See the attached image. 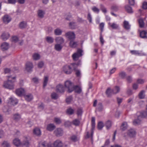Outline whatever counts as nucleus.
Here are the masks:
<instances>
[{"mask_svg": "<svg viewBox=\"0 0 147 147\" xmlns=\"http://www.w3.org/2000/svg\"><path fill=\"white\" fill-rule=\"evenodd\" d=\"M125 8L126 9V10L128 13H132L133 12V11L132 10L131 7H130L129 5H126L125 6Z\"/></svg>", "mask_w": 147, "mask_h": 147, "instance_id": "obj_42", "label": "nucleus"}, {"mask_svg": "<svg viewBox=\"0 0 147 147\" xmlns=\"http://www.w3.org/2000/svg\"><path fill=\"white\" fill-rule=\"evenodd\" d=\"M65 36L70 40H73L75 38V35L73 32L70 31L66 32L65 34Z\"/></svg>", "mask_w": 147, "mask_h": 147, "instance_id": "obj_5", "label": "nucleus"}, {"mask_svg": "<svg viewBox=\"0 0 147 147\" xmlns=\"http://www.w3.org/2000/svg\"><path fill=\"white\" fill-rule=\"evenodd\" d=\"M82 109L81 108L78 109L77 110V114L78 116L81 115L82 113Z\"/></svg>", "mask_w": 147, "mask_h": 147, "instance_id": "obj_57", "label": "nucleus"}, {"mask_svg": "<svg viewBox=\"0 0 147 147\" xmlns=\"http://www.w3.org/2000/svg\"><path fill=\"white\" fill-rule=\"evenodd\" d=\"M54 121L55 122L58 124L60 123L61 122L60 119L57 118H55L54 119Z\"/></svg>", "mask_w": 147, "mask_h": 147, "instance_id": "obj_63", "label": "nucleus"}, {"mask_svg": "<svg viewBox=\"0 0 147 147\" xmlns=\"http://www.w3.org/2000/svg\"><path fill=\"white\" fill-rule=\"evenodd\" d=\"M45 39L47 42L49 44H52L53 43L54 41V39L52 37L50 36H47L45 38Z\"/></svg>", "mask_w": 147, "mask_h": 147, "instance_id": "obj_24", "label": "nucleus"}, {"mask_svg": "<svg viewBox=\"0 0 147 147\" xmlns=\"http://www.w3.org/2000/svg\"><path fill=\"white\" fill-rule=\"evenodd\" d=\"M83 51L80 49H78L76 53H74L72 56L73 60L74 61L77 60L79 57L83 55Z\"/></svg>", "mask_w": 147, "mask_h": 147, "instance_id": "obj_4", "label": "nucleus"}, {"mask_svg": "<svg viewBox=\"0 0 147 147\" xmlns=\"http://www.w3.org/2000/svg\"><path fill=\"white\" fill-rule=\"evenodd\" d=\"M99 26L101 30V33L103 30V28L104 26V24L103 23H101L100 24Z\"/></svg>", "mask_w": 147, "mask_h": 147, "instance_id": "obj_62", "label": "nucleus"}, {"mask_svg": "<svg viewBox=\"0 0 147 147\" xmlns=\"http://www.w3.org/2000/svg\"><path fill=\"white\" fill-rule=\"evenodd\" d=\"M106 93L108 96H110L111 94H113L112 92V90L111 91V89L109 88H108L107 90L106 91Z\"/></svg>", "mask_w": 147, "mask_h": 147, "instance_id": "obj_60", "label": "nucleus"}, {"mask_svg": "<svg viewBox=\"0 0 147 147\" xmlns=\"http://www.w3.org/2000/svg\"><path fill=\"white\" fill-rule=\"evenodd\" d=\"M45 12L42 10H39L38 11V17L40 18H42L44 17Z\"/></svg>", "mask_w": 147, "mask_h": 147, "instance_id": "obj_28", "label": "nucleus"}, {"mask_svg": "<svg viewBox=\"0 0 147 147\" xmlns=\"http://www.w3.org/2000/svg\"><path fill=\"white\" fill-rule=\"evenodd\" d=\"M109 25L113 29H117L119 27V25L115 23H113L111 24L109 22Z\"/></svg>", "mask_w": 147, "mask_h": 147, "instance_id": "obj_38", "label": "nucleus"}, {"mask_svg": "<svg viewBox=\"0 0 147 147\" xmlns=\"http://www.w3.org/2000/svg\"><path fill=\"white\" fill-rule=\"evenodd\" d=\"M10 110V108L7 105L5 106L3 108V111L6 114H8Z\"/></svg>", "mask_w": 147, "mask_h": 147, "instance_id": "obj_33", "label": "nucleus"}, {"mask_svg": "<svg viewBox=\"0 0 147 147\" xmlns=\"http://www.w3.org/2000/svg\"><path fill=\"white\" fill-rule=\"evenodd\" d=\"M92 10L94 12L97 13H98L99 11V9L95 6L92 7Z\"/></svg>", "mask_w": 147, "mask_h": 147, "instance_id": "obj_59", "label": "nucleus"}, {"mask_svg": "<svg viewBox=\"0 0 147 147\" xmlns=\"http://www.w3.org/2000/svg\"><path fill=\"white\" fill-rule=\"evenodd\" d=\"M70 139L72 141L74 142H77L78 140L77 136L74 135H72L71 136Z\"/></svg>", "mask_w": 147, "mask_h": 147, "instance_id": "obj_46", "label": "nucleus"}, {"mask_svg": "<svg viewBox=\"0 0 147 147\" xmlns=\"http://www.w3.org/2000/svg\"><path fill=\"white\" fill-rule=\"evenodd\" d=\"M54 147H63V144L62 142L59 140H57L53 143Z\"/></svg>", "mask_w": 147, "mask_h": 147, "instance_id": "obj_15", "label": "nucleus"}, {"mask_svg": "<svg viewBox=\"0 0 147 147\" xmlns=\"http://www.w3.org/2000/svg\"><path fill=\"white\" fill-rule=\"evenodd\" d=\"M24 90L22 88L17 89L16 91V94L19 96H22L24 92Z\"/></svg>", "mask_w": 147, "mask_h": 147, "instance_id": "obj_18", "label": "nucleus"}, {"mask_svg": "<svg viewBox=\"0 0 147 147\" xmlns=\"http://www.w3.org/2000/svg\"><path fill=\"white\" fill-rule=\"evenodd\" d=\"M138 22L140 27L142 28L144 27V23L142 19H140L138 20Z\"/></svg>", "mask_w": 147, "mask_h": 147, "instance_id": "obj_49", "label": "nucleus"}, {"mask_svg": "<svg viewBox=\"0 0 147 147\" xmlns=\"http://www.w3.org/2000/svg\"><path fill=\"white\" fill-rule=\"evenodd\" d=\"M69 25L70 27L72 29H75L77 26L76 23L74 22H70Z\"/></svg>", "mask_w": 147, "mask_h": 147, "instance_id": "obj_37", "label": "nucleus"}, {"mask_svg": "<svg viewBox=\"0 0 147 147\" xmlns=\"http://www.w3.org/2000/svg\"><path fill=\"white\" fill-rule=\"evenodd\" d=\"M18 102V100L16 98L13 97H11L9 98L8 103L10 105L14 106L17 104Z\"/></svg>", "mask_w": 147, "mask_h": 147, "instance_id": "obj_8", "label": "nucleus"}, {"mask_svg": "<svg viewBox=\"0 0 147 147\" xmlns=\"http://www.w3.org/2000/svg\"><path fill=\"white\" fill-rule=\"evenodd\" d=\"M13 144L16 147H18L21 145L20 140L17 138H15L13 141Z\"/></svg>", "mask_w": 147, "mask_h": 147, "instance_id": "obj_17", "label": "nucleus"}, {"mask_svg": "<svg viewBox=\"0 0 147 147\" xmlns=\"http://www.w3.org/2000/svg\"><path fill=\"white\" fill-rule=\"evenodd\" d=\"M104 126L103 123L102 121L99 122L98 124V128L99 130H101Z\"/></svg>", "mask_w": 147, "mask_h": 147, "instance_id": "obj_47", "label": "nucleus"}, {"mask_svg": "<svg viewBox=\"0 0 147 147\" xmlns=\"http://www.w3.org/2000/svg\"><path fill=\"white\" fill-rule=\"evenodd\" d=\"M127 128V123L126 122H123L121 127V129L123 131H124Z\"/></svg>", "mask_w": 147, "mask_h": 147, "instance_id": "obj_40", "label": "nucleus"}, {"mask_svg": "<svg viewBox=\"0 0 147 147\" xmlns=\"http://www.w3.org/2000/svg\"><path fill=\"white\" fill-rule=\"evenodd\" d=\"M34 60H36L39 59L40 57V55L37 53H35L33 54L32 56Z\"/></svg>", "mask_w": 147, "mask_h": 147, "instance_id": "obj_41", "label": "nucleus"}, {"mask_svg": "<svg viewBox=\"0 0 147 147\" xmlns=\"http://www.w3.org/2000/svg\"><path fill=\"white\" fill-rule=\"evenodd\" d=\"M11 20L10 17L7 15H5L3 17V22L5 24H7Z\"/></svg>", "mask_w": 147, "mask_h": 147, "instance_id": "obj_16", "label": "nucleus"}, {"mask_svg": "<svg viewBox=\"0 0 147 147\" xmlns=\"http://www.w3.org/2000/svg\"><path fill=\"white\" fill-rule=\"evenodd\" d=\"M140 36L142 38H147V32L143 31L140 33Z\"/></svg>", "mask_w": 147, "mask_h": 147, "instance_id": "obj_32", "label": "nucleus"}, {"mask_svg": "<svg viewBox=\"0 0 147 147\" xmlns=\"http://www.w3.org/2000/svg\"><path fill=\"white\" fill-rule=\"evenodd\" d=\"M126 76L125 73L123 71H121L119 73V77L122 79H124Z\"/></svg>", "mask_w": 147, "mask_h": 147, "instance_id": "obj_51", "label": "nucleus"}, {"mask_svg": "<svg viewBox=\"0 0 147 147\" xmlns=\"http://www.w3.org/2000/svg\"><path fill=\"white\" fill-rule=\"evenodd\" d=\"M13 118L15 121H18L21 119V116L20 114L16 113L13 115Z\"/></svg>", "mask_w": 147, "mask_h": 147, "instance_id": "obj_34", "label": "nucleus"}, {"mask_svg": "<svg viewBox=\"0 0 147 147\" xmlns=\"http://www.w3.org/2000/svg\"><path fill=\"white\" fill-rule=\"evenodd\" d=\"M119 91V87L118 86H115L113 89L112 90V92L113 94H116L118 93Z\"/></svg>", "mask_w": 147, "mask_h": 147, "instance_id": "obj_36", "label": "nucleus"}, {"mask_svg": "<svg viewBox=\"0 0 147 147\" xmlns=\"http://www.w3.org/2000/svg\"><path fill=\"white\" fill-rule=\"evenodd\" d=\"M25 99L28 101H30L33 98V96L31 94H28L25 95L24 96Z\"/></svg>", "mask_w": 147, "mask_h": 147, "instance_id": "obj_22", "label": "nucleus"}, {"mask_svg": "<svg viewBox=\"0 0 147 147\" xmlns=\"http://www.w3.org/2000/svg\"><path fill=\"white\" fill-rule=\"evenodd\" d=\"M33 68V65L31 62H27L26 64V69L28 72H30L32 70Z\"/></svg>", "mask_w": 147, "mask_h": 147, "instance_id": "obj_10", "label": "nucleus"}, {"mask_svg": "<svg viewBox=\"0 0 147 147\" xmlns=\"http://www.w3.org/2000/svg\"><path fill=\"white\" fill-rule=\"evenodd\" d=\"M48 78L47 77H45L44 79L43 86L44 88L47 85V84L48 81Z\"/></svg>", "mask_w": 147, "mask_h": 147, "instance_id": "obj_56", "label": "nucleus"}, {"mask_svg": "<svg viewBox=\"0 0 147 147\" xmlns=\"http://www.w3.org/2000/svg\"><path fill=\"white\" fill-rule=\"evenodd\" d=\"M92 123V130H94L95 127V118L94 117H92V118L91 121Z\"/></svg>", "mask_w": 147, "mask_h": 147, "instance_id": "obj_43", "label": "nucleus"}, {"mask_svg": "<svg viewBox=\"0 0 147 147\" xmlns=\"http://www.w3.org/2000/svg\"><path fill=\"white\" fill-rule=\"evenodd\" d=\"M55 135L57 137L62 136L63 134V131L61 128H57L54 131Z\"/></svg>", "mask_w": 147, "mask_h": 147, "instance_id": "obj_6", "label": "nucleus"}, {"mask_svg": "<svg viewBox=\"0 0 147 147\" xmlns=\"http://www.w3.org/2000/svg\"><path fill=\"white\" fill-rule=\"evenodd\" d=\"M21 145L23 147H28L29 145V143L27 140H24L22 143H21Z\"/></svg>", "mask_w": 147, "mask_h": 147, "instance_id": "obj_25", "label": "nucleus"}, {"mask_svg": "<svg viewBox=\"0 0 147 147\" xmlns=\"http://www.w3.org/2000/svg\"><path fill=\"white\" fill-rule=\"evenodd\" d=\"M145 91L144 90H142L139 94V96L140 98L143 99L145 97Z\"/></svg>", "mask_w": 147, "mask_h": 147, "instance_id": "obj_45", "label": "nucleus"}, {"mask_svg": "<svg viewBox=\"0 0 147 147\" xmlns=\"http://www.w3.org/2000/svg\"><path fill=\"white\" fill-rule=\"evenodd\" d=\"M74 90H75L76 92L78 94H80L82 92L81 88L78 86H74Z\"/></svg>", "mask_w": 147, "mask_h": 147, "instance_id": "obj_27", "label": "nucleus"}, {"mask_svg": "<svg viewBox=\"0 0 147 147\" xmlns=\"http://www.w3.org/2000/svg\"><path fill=\"white\" fill-rule=\"evenodd\" d=\"M74 111L73 109L71 108H70L67 110L66 112L67 114L71 115L73 114Z\"/></svg>", "mask_w": 147, "mask_h": 147, "instance_id": "obj_48", "label": "nucleus"}, {"mask_svg": "<svg viewBox=\"0 0 147 147\" xmlns=\"http://www.w3.org/2000/svg\"><path fill=\"white\" fill-rule=\"evenodd\" d=\"M55 128L54 125L52 123H50L47 125V129L50 131H53Z\"/></svg>", "mask_w": 147, "mask_h": 147, "instance_id": "obj_20", "label": "nucleus"}, {"mask_svg": "<svg viewBox=\"0 0 147 147\" xmlns=\"http://www.w3.org/2000/svg\"><path fill=\"white\" fill-rule=\"evenodd\" d=\"M123 27L127 30H128L130 28V25L129 22L126 21H125L123 22Z\"/></svg>", "mask_w": 147, "mask_h": 147, "instance_id": "obj_30", "label": "nucleus"}, {"mask_svg": "<svg viewBox=\"0 0 147 147\" xmlns=\"http://www.w3.org/2000/svg\"><path fill=\"white\" fill-rule=\"evenodd\" d=\"M142 8L144 9H147V2H144L142 4Z\"/></svg>", "mask_w": 147, "mask_h": 147, "instance_id": "obj_64", "label": "nucleus"}, {"mask_svg": "<svg viewBox=\"0 0 147 147\" xmlns=\"http://www.w3.org/2000/svg\"><path fill=\"white\" fill-rule=\"evenodd\" d=\"M51 97L52 99L56 100L58 98V96L57 94L55 92H53L51 94Z\"/></svg>", "mask_w": 147, "mask_h": 147, "instance_id": "obj_44", "label": "nucleus"}, {"mask_svg": "<svg viewBox=\"0 0 147 147\" xmlns=\"http://www.w3.org/2000/svg\"><path fill=\"white\" fill-rule=\"evenodd\" d=\"M140 118H138V116L137 119H135L133 121V124L134 125H136L140 124L141 121V120L140 119Z\"/></svg>", "mask_w": 147, "mask_h": 147, "instance_id": "obj_35", "label": "nucleus"}, {"mask_svg": "<svg viewBox=\"0 0 147 147\" xmlns=\"http://www.w3.org/2000/svg\"><path fill=\"white\" fill-rule=\"evenodd\" d=\"M18 40V38L16 36H13L12 37V41L14 42H17Z\"/></svg>", "mask_w": 147, "mask_h": 147, "instance_id": "obj_61", "label": "nucleus"}, {"mask_svg": "<svg viewBox=\"0 0 147 147\" xmlns=\"http://www.w3.org/2000/svg\"><path fill=\"white\" fill-rule=\"evenodd\" d=\"M38 147H51V145L45 141H41L39 143Z\"/></svg>", "mask_w": 147, "mask_h": 147, "instance_id": "obj_11", "label": "nucleus"}, {"mask_svg": "<svg viewBox=\"0 0 147 147\" xmlns=\"http://www.w3.org/2000/svg\"><path fill=\"white\" fill-rule=\"evenodd\" d=\"M100 6L101 10L102 12L104 13H106L107 11L106 8L102 4H100Z\"/></svg>", "mask_w": 147, "mask_h": 147, "instance_id": "obj_54", "label": "nucleus"}, {"mask_svg": "<svg viewBox=\"0 0 147 147\" xmlns=\"http://www.w3.org/2000/svg\"><path fill=\"white\" fill-rule=\"evenodd\" d=\"M1 37L4 40H5L8 39L9 36V34L8 32H3L1 35Z\"/></svg>", "mask_w": 147, "mask_h": 147, "instance_id": "obj_19", "label": "nucleus"}, {"mask_svg": "<svg viewBox=\"0 0 147 147\" xmlns=\"http://www.w3.org/2000/svg\"><path fill=\"white\" fill-rule=\"evenodd\" d=\"M105 126L107 129H109L111 126V122L109 120L107 121L105 123Z\"/></svg>", "mask_w": 147, "mask_h": 147, "instance_id": "obj_50", "label": "nucleus"}, {"mask_svg": "<svg viewBox=\"0 0 147 147\" xmlns=\"http://www.w3.org/2000/svg\"><path fill=\"white\" fill-rule=\"evenodd\" d=\"M33 133L37 136H39L41 135V131L40 129L36 128L33 130Z\"/></svg>", "mask_w": 147, "mask_h": 147, "instance_id": "obj_21", "label": "nucleus"}, {"mask_svg": "<svg viewBox=\"0 0 147 147\" xmlns=\"http://www.w3.org/2000/svg\"><path fill=\"white\" fill-rule=\"evenodd\" d=\"M130 53L132 55L140 56L145 55V54L142 52V51H140L137 50H132L130 51Z\"/></svg>", "mask_w": 147, "mask_h": 147, "instance_id": "obj_9", "label": "nucleus"}, {"mask_svg": "<svg viewBox=\"0 0 147 147\" xmlns=\"http://www.w3.org/2000/svg\"><path fill=\"white\" fill-rule=\"evenodd\" d=\"M26 26V23L24 22H22L20 24L19 26L20 28L22 29L25 28Z\"/></svg>", "mask_w": 147, "mask_h": 147, "instance_id": "obj_55", "label": "nucleus"}, {"mask_svg": "<svg viewBox=\"0 0 147 147\" xmlns=\"http://www.w3.org/2000/svg\"><path fill=\"white\" fill-rule=\"evenodd\" d=\"M56 90L57 93H62L64 92V88L63 85L59 84L56 87Z\"/></svg>", "mask_w": 147, "mask_h": 147, "instance_id": "obj_7", "label": "nucleus"}, {"mask_svg": "<svg viewBox=\"0 0 147 147\" xmlns=\"http://www.w3.org/2000/svg\"><path fill=\"white\" fill-rule=\"evenodd\" d=\"M3 147H10V144L9 143L6 141H4L2 144Z\"/></svg>", "mask_w": 147, "mask_h": 147, "instance_id": "obj_53", "label": "nucleus"}, {"mask_svg": "<svg viewBox=\"0 0 147 147\" xmlns=\"http://www.w3.org/2000/svg\"><path fill=\"white\" fill-rule=\"evenodd\" d=\"M137 115L138 116V118H144L147 117V112L143 111L141 112L137 113Z\"/></svg>", "mask_w": 147, "mask_h": 147, "instance_id": "obj_13", "label": "nucleus"}, {"mask_svg": "<svg viewBox=\"0 0 147 147\" xmlns=\"http://www.w3.org/2000/svg\"><path fill=\"white\" fill-rule=\"evenodd\" d=\"M69 45L72 48H75L77 45V42L74 41L73 40H70Z\"/></svg>", "mask_w": 147, "mask_h": 147, "instance_id": "obj_29", "label": "nucleus"}, {"mask_svg": "<svg viewBox=\"0 0 147 147\" xmlns=\"http://www.w3.org/2000/svg\"><path fill=\"white\" fill-rule=\"evenodd\" d=\"M97 109L99 111H102L103 109V107L101 103L99 102L98 103Z\"/></svg>", "mask_w": 147, "mask_h": 147, "instance_id": "obj_52", "label": "nucleus"}, {"mask_svg": "<svg viewBox=\"0 0 147 147\" xmlns=\"http://www.w3.org/2000/svg\"><path fill=\"white\" fill-rule=\"evenodd\" d=\"M80 64V62L77 64L73 63L71 64L72 67L68 65H65L63 67V71L66 74H69L71 73L72 71V68L75 70L77 66Z\"/></svg>", "mask_w": 147, "mask_h": 147, "instance_id": "obj_2", "label": "nucleus"}, {"mask_svg": "<svg viewBox=\"0 0 147 147\" xmlns=\"http://www.w3.org/2000/svg\"><path fill=\"white\" fill-rule=\"evenodd\" d=\"M111 9L113 11H117L118 10L119 8L118 6L115 5L112 6Z\"/></svg>", "mask_w": 147, "mask_h": 147, "instance_id": "obj_58", "label": "nucleus"}, {"mask_svg": "<svg viewBox=\"0 0 147 147\" xmlns=\"http://www.w3.org/2000/svg\"><path fill=\"white\" fill-rule=\"evenodd\" d=\"M55 41L57 43L62 44L64 43L65 40L62 37L57 36L56 37Z\"/></svg>", "mask_w": 147, "mask_h": 147, "instance_id": "obj_14", "label": "nucleus"}, {"mask_svg": "<svg viewBox=\"0 0 147 147\" xmlns=\"http://www.w3.org/2000/svg\"><path fill=\"white\" fill-rule=\"evenodd\" d=\"M65 86L68 89L69 92H71L74 90V86L73 83L70 81L67 80L65 82Z\"/></svg>", "mask_w": 147, "mask_h": 147, "instance_id": "obj_3", "label": "nucleus"}, {"mask_svg": "<svg viewBox=\"0 0 147 147\" xmlns=\"http://www.w3.org/2000/svg\"><path fill=\"white\" fill-rule=\"evenodd\" d=\"M80 123V121L78 119H75L72 122V124L76 126H78Z\"/></svg>", "mask_w": 147, "mask_h": 147, "instance_id": "obj_39", "label": "nucleus"}, {"mask_svg": "<svg viewBox=\"0 0 147 147\" xmlns=\"http://www.w3.org/2000/svg\"><path fill=\"white\" fill-rule=\"evenodd\" d=\"M1 48L3 51L7 50L9 47V44L6 42H4L1 45Z\"/></svg>", "mask_w": 147, "mask_h": 147, "instance_id": "obj_23", "label": "nucleus"}, {"mask_svg": "<svg viewBox=\"0 0 147 147\" xmlns=\"http://www.w3.org/2000/svg\"><path fill=\"white\" fill-rule=\"evenodd\" d=\"M7 77L8 78V79L7 81L4 82L3 86L5 88L9 90H12L14 88V81H12L11 80V79H15L16 77H12L10 76H8Z\"/></svg>", "mask_w": 147, "mask_h": 147, "instance_id": "obj_1", "label": "nucleus"}, {"mask_svg": "<svg viewBox=\"0 0 147 147\" xmlns=\"http://www.w3.org/2000/svg\"><path fill=\"white\" fill-rule=\"evenodd\" d=\"M127 134L129 136L133 138L136 136V132L134 129H131L128 130Z\"/></svg>", "mask_w": 147, "mask_h": 147, "instance_id": "obj_12", "label": "nucleus"}, {"mask_svg": "<svg viewBox=\"0 0 147 147\" xmlns=\"http://www.w3.org/2000/svg\"><path fill=\"white\" fill-rule=\"evenodd\" d=\"M62 31L59 28H57L55 30L54 33L56 35H60L62 34Z\"/></svg>", "mask_w": 147, "mask_h": 147, "instance_id": "obj_31", "label": "nucleus"}, {"mask_svg": "<svg viewBox=\"0 0 147 147\" xmlns=\"http://www.w3.org/2000/svg\"><path fill=\"white\" fill-rule=\"evenodd\" d=\"M62 44L57 43L55 45V49L57 51H60L63 48Z\"/></svg>", "mask_w": 147, "mask_h": 147, "instance_id": "obj_26", "label": "nucleus"}]
</instances>
